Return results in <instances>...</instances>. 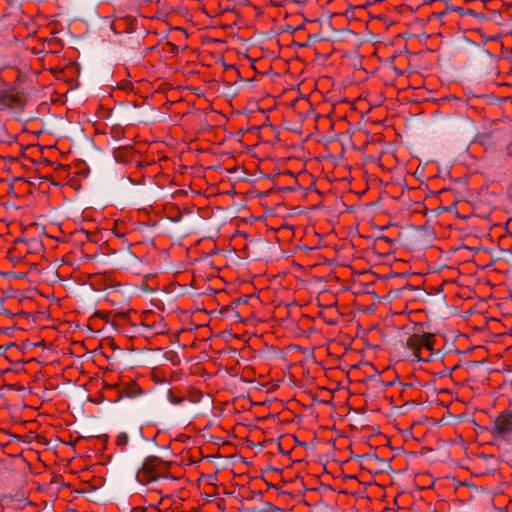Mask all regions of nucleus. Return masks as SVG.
Instances as JSON below:
<instances>
[{"mask_svg": "<svg viewBox=\"0 0 512 512\" xmlns=\"http://www.w3.org/2000/svg\"><path fill=\"white\" fill-rule=\"evenodd\" d=\"M144 178H145L144 175L141 174L137 180H134L131 177H129V180H130V182H132L134 184H142L144 181Z\"/></svg>", "mask_w": 512, "mask_h": 512, "instance_id": "nucleus-15", "label": "nucleus"}, {"mask_svg": "<svg viewBox=\"0 0 512 512\" xmlns=\"http://www.w3.org/2000/svg\"><path fill=\"white\" fill-rule=\"evenodd\" d=\"M437 339L433 333L418 331L410 335L406 340V348L418 361H433L434 356L440 353L436 347Z\"/></svg>", "mask_w": 512, "mask_h": 512, "instance_id": "nucleus-1", "label": "nucleus"}, {"mask_svg": "<svg viewBox=\"0 0 512 512\" xmlns=\"http://www.w3.org/2000/svg\"><path fill=\"white\" fill-rule=\"evenodd\" d=\"M26 103L25 96L14 90H0V110L4 108H23Z\"/></svg>", "mask_w": 512, "mask_h": 512, "instance_id": "nucleus-6", "label": "nucleus"}, {"mask_svg": "<svg viewBox=\"0 0 512 512\" xmlns=\"http://www.w3.org/2000/svg\"><path fill=\"white\" fill-rule=\"evenodd\" d=\"M490 432L494 438L506 439L512 432V413L509 410L501 412L494 420Z\"/></svg>", "mask_w": 512, "mask_h": 512, "instance_id": "nucleus-4", "label": "nucleus"}, {"mask_svg": "<svg viewBox=\"0 0 512 512\" xmlns=\"http://www.w3.org/2000/svg\"><path fill=\"white\" fill-rule=\"evenodd\" d=\"M449 10H453V11H457L459 13H463L464 12V9L462 7H449L448 5L446 6V9L442 12H439V13H434L433 15H435L437 18H441L442 16H444Z\"/></svg>", "mask_w": 512, "mask_h": 512, "instance_id": "nucleus-12", "label": "nucleus"}, {"mask_svg": "<svg viewBox=\"0 0 512 512\" xmlns=\"http://www.w3.org/2000/svg\"><path fill=\"white\" fill-rule=\"evenodd\" d=\"M129 437L125 432H121L116 438V445L118 447H125L128 444Z\"/></svg>", "mask_w": 512, "mask_h": 512, "instance_id": "nucleus-10", "label": "nucleus"}, {"mask_svg": "<svg viewBox=\"0 0 512 512\" xmlns=\"http://www.w3.org/2000/svg\"><path fill=\"white\" fill-rule=\"evenodd\" d=\"M168 399L172 404H181L182 402H184L185 397L184 396H176L174 394L173 390H169Z\"/></svg>", "mask_w": 512, "mask_h": 512, "instance_id": "nucleus-11", "label": "nucleus"}, {"mask_svg": "<svg viewBox=\"0 0 512 512\" xmlns=\"http://www.w3.org/2000/svg\"><path fill=\"white\" fill-rule=\"evenodd\" d=\"M130 321L129 314L127 312L116 313L113 317L112 324L115 327H123Z\"/></svg>", "mask_w": 512, "mask_h": 512, "instance_id": "nucleus-8", "label": "nucleus"}, {"mask_svg": "<svg viewBox=\"0 0 512 512\" xmlns=\"http://www.w3.org/2000/svg\"><path fill=\"white\" fill-rule=\"evenodd\" d=\"M171 464L158 456H148L144 459L142 466L136 474L137 481L143 485L166 478L169 475Z\"/></svg>", "mask_w": 512, "mask_h": 512, "instance_id": "nucleus-2", "label": "nucleus"}, {"mask_svg": "<svg viewBox=\"0 0 512 512\" xmlns=\"http://www.w3.org/2000/svg\"><path fill=\"white\" fill-rule=\"evenodd\" d=\"M136 28V19L131 16L121 17L113 20L111 29L115 34L131 33Z\"/></svg>", "mask_w": 512, "mask_h": 512, "instance_id": "nucleus-7", "label": "nucleus"}, {"mask_svg": "<svg viewBox=\"0 0 512 512\" xmlns=\"http://www.w3.org/2000/svg\"><path fill=\"white\" fill-rule=\"evenodd\" d=\"M110 390L116 389L115 397H109V401L118 402L123 397L135 398L143 394L142 388L136 381H130L128 383H116L113 385H107Z\"/></svg>", "mask_w": 512, "mask_h": 512, "instance_id": "nucleus-3", "label": "nucleus"}, {"mask_svg": "<svg viewBox=\"0 0 512 512\" xmlns=\"http://www.w3.org/2000/svg\"><path fill=\"white\" fill-rule=\"evenodd\" d=\"M139 152L136 151L133 146L125 145L117 147L113 150V157L117 162L123 164H130L135 162L138 169H142L147 166L146 163L138 160Z\"/></svg>", "mask_w": 512, "mask_h": 512, "instance_id": "nucleus-5", "label": "nucleus"}, {"mask_svg": "<svg viewBox=\"0 0 512 512\" xmlns=\"http://www.w3.org/2000/svg\"><path fill=\"white\" fill-rule=\"evenodd\" d=\"M132 512H149V506L148 507H144V506L135 507L132 509Z\"/></svg>", "mask_w": 512, "mask_h": 512, "instance_id": "nucleus-14", "label": "nucleus"}, {"mask_svg": "<svg viewBox=\"0 0 512 512\" xmlns=\"http://www.w3.org/2000/svg\"><path fill=\"white\" fill-rule=\"evenodd\" d=\"M107 385L108 384L105 383L103 389L106 391V393H107L106 398L109 400V397H115L116 389L110 390V389L107 388Z\"/></svg>", "mask_w": 512, "mask_h": 512, "instance_id": "nucleus-13", "label": "nucleus"}, {"mask_svg": "<svg viewBox=\"0 0 512 512\" xmlns=\"http://www.w3.org/2000/svg\"><path fill=\"white\" fill-rule=\"evenodd\" d=\"M466 14L473 15V14H474V11H473V10H471V9H467V10H466Z\"/></svg>", "mask_w": 512, "mask_h": 512, "instance_id": "nucleus-17", "label": "nucleus"}, {"mask_svg": "<svg viewBox=\"0 0 512 512\" xmlns=\"http://www.w3.org/2000/svg\"><path fill=\"white\" fill-rule=\"evenodd\" d=\"M110 135L115 140H120L125 136V130L121 125H114L110 129Z\"/></svg>", "mask_w": 512, "mask_h": 512, "instance_id": "nucleus-9", "label": "nucleus"}, {"mask_svg": "<svg viewBox=\"0 0 512 512\" xmlns=\"http://www.w3.org/2000/svg\"><path fill=\"white\" fill-rule=\"evenodd\" d=\"M176 213L177 214H175V217L172 218V220L175 222L179 221L182 218V214L178 209H176Z\"/></svg>", "mask_w": 512, "mask_h": 512, "instance_id": "nucleus-16", "label": "nucleus"}]
</instances>
